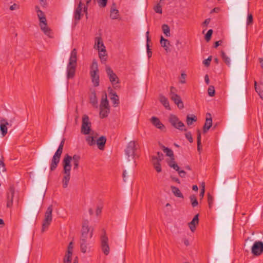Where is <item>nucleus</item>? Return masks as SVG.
<instances>
[{
  "mask_svg": "<svg viewBox=\"0 0 263 263\" xmlns=\"http://www.w3.org/2000/svg\"><path fill=\"white\" fill-rule=\"evenodd\" d=\"M156 158L157 160H158L159 161H161L163 159V155L162 153L158 152L157 153V156H153L152 158Z\"/></svg>",
  "mask_w": 263,
  "mask_h": 263,
  "instance_id": "49",
  "label": "nucleus"
},
{
  "mask_svg": "<svg viewBox=\"0 0 263 263\" xmlns=\"http://www.w3.org/2000/svg\"><path fill=\"white\" fill-rule=\"evenodd\" d=\"M253 15L251 13H248L247 19V25L250 26L251 25L253 24Z\"/></svg>",
  "mask_w": 263,
  "mask_h": 263,
  "instance_id": "41",
  "label": "nucleus"
},
{
  "mask_svg": "<svg viewBox=\"0 0 263 263\" xmlns=\"http://www.w3.org/2000/svg\"><path fill=\"white\" fill-rule=\"evenodd\" d=\"M90 75L92 83L95 87H97L99 85V69L97 62L93 60L90 66Z\"/></svg>",
  "mask_w": 263,
  "mask_h": 263,
  "instance_id": "6",
  "label": "nucleus"
},
{
  "mask_svg": "<svg viewBox=\"0 0 263 263\" xmlns=\"http://www.w3.org/2000/svg\"><path fill=\"white\" fill-rule=\"evenodd\" d=\"M109 108V103L107 98L106 93H105L104 95L102 96L100 105V108Z\"/></svg>",
  "mask_w": 263,
  "mask_h": 263,
  "instance_id": "25",
  "label": "nucleus"
},
{
  "mask_svg": "<svg viewBox=\"0 0 263 263\" xmlns=\"http://www.w3.org/2000/svg\"><path fill=\"white\" fill-rule=\"evenodd\" d=\"M81 12L75 10L74 18L76 21H79L81 19Z\"/></svg>",
  "mask_w": 263,
  "mask_h": 263,
  "instance_id": "50",
  "label": "nucleus"
},
{
  "mask_svg": "<svg viewBox=\"0 0 263 263\" xmlns=\"http://www.w3.org/2000/svg\"><path fill=\"white\" fill-rule=\"evenodd\" d=\"M178 173L181 177H184L186 175V173L183 170H179Z\"/></svg>",
  "mask_w": 263,
  "mask_h": 263,
  "instance_id": "56",
  "label": "nucleus"
},
{
  "mask_svg": "<svg viewBox=\"0 0 263 263\" xmlns=\"http://www.w3.org/2000/svg\"><path fill=\"white\" fill-rule=\"evenodd\" d=\"M185 137L189 141L190 143H192L193 141L192 136L191 132H187L185 134Z\"/></svg>",
  "mask_w": 263,
  "mask_h": 263,
  "instance_id": "52",
  "label": "nucleus"
},
{
  "mask_svg": "<svg viewBox=\"0 0 263 263\" xmlns=\"http://www.w3.org/2000/svg\"><path fill=\"white\" fill-rule=\"evenodd\" d=\"M186 74L184 73H182L181 74V79H180V82L182 84H184L185 83V78H186Z\"/></svg>",
  "mask_w": 263,
  "mask_h": 263,
  "instance_id": "53",
  "label": "nucleus"
},
{
  "mask_svg": "<svg viewBox=\"0 0 263 263\" xmlns=\"http://www.w3.org/2000/svg\"><path fill=\"white\" fill-rule=\"evenodd\" d=\"M105 70L107 77L112 86L115 88L117 87L118 86L117 85L119 83L120 81L119 78L109 66H106Z\"/></svg>",
  "mask_w": 263,
  "mask_h": 263,
  "instance_id": "10",
  "label": "nucleus"
},
{
  "mask_svg": "<svg viewBox=\"0 0 263 263\" xmlns=\"http://www.w3.org/2000/svg\"><path fill=\"white\" fill-rule=\"evenodd\" d=\"M222 42L221 41H216L215 44H214V48H217L218 46H219L220 45V43Z\"/></svg>",
  "mask_w": 263,
  "mask_h": 263,
  "instance_id": "61",
  "label": "nucleus"
},
{
  "mask_svg": "<svg viewBox=\"0 0 263 263\" xmlns=\"http://www.w3.org/2000/svg\"><path fill=\"white\" fill-rule=\"evenodd\" d=\"M210 22V18H206L203 23V25L207 26Z\"/></svg>",
  "mask_w": 263,
  "mask_h": 263,
  "instance_id": "60",
  "label": "nucleus"
},
{
  "mask_svg": "<svg viewBox=\"0 0 263 263\" xmlns=\"http://www.w3.org/2000/svg\"><path fill=\"white\" fill-rule=\"evenodd\" d=\"M251 252L254 256H258L263 253V242L255 241L251 247Z\"/></svg>",
  "mask_w": 263,
  "mask_h": 263,
  "instance_id": "12",
  "label": "nucleus"
},
{
  "mask_svg": "<svg viewBox=\"0 0 263 263\" xmlns=\"http://www.w3.org/2000/svg\"><path fill=\"white\" fill-rule=\"evenodd\" d=\"M106 52H105L104 53V52H99V57L101 61V62L102 63H105L106 61Z\"/></svg>",
  "mask_w": 263,
  "mask_h": 263,
  "instance_id": "43",
  "label": "nucleus"
},
{
  "mask_svg": "<svg viewBox=\"0 0 263 263\" xmlns=\"http://www.w3.org/2000/svg\"><path fill=\"white\" fill-rule=\"evenodd\" d=\"M160 101L166 109H170V104H169L168 99L165 97H164V96H162V95H160Z\"/></svg>",
  "mask_w": 263,
  "mask_h": 263,
  "instance_id": "30",
  "label": "nucleus"
},
{
  "mask_svg": "<svg viewBox=\"0 0 263 263\" xmlns=\"http://www.w3.org/2000/svg\"><path fill=\"white\" fill-rule=\"evenodd\" d=\"M255 90L257 92L258 95L261 99H263V91L260 89L259 87L257 86V83L256 81L254 82Z\"/></svg>",
  "mask_w": 263,
  "mask_h": 263,
  "instance_id": "40",
  "label": "nucleus"
},
{
  "mask_svg": "<svg viewBox=\"0 0 263 263\" xmlns=\"http://www.w3.org/2000/svg\"><path fill=\"white\" fill-rule=\"evenodd\" d=\"M95 46H97V49L99 52H106L105 47L103 43L102 39L100 37H97L95 39Z\"/></svg>",
  "mask_w": 263,
  "mask_h": 263,
  "instance_id": "19",
  "label": "nucleus"
},
{
  "mask_svg": "<svg viewBox=\"0 0 263 263\" xmlns=\"http://www.w3.org/2000/svg\"><path fill=\"white\" fill-rule=\"evenodd\" d=\"M15 193V190L13 186L10 187L7 193V207L11 208L13 205V200Z\"/></svg>",
  "mask_w": 263,
  "mask_h": 263,
  "instance_id": "15",
  "label": "nucleus"
},
{
  "mask_svg": "<svg viewBox=\"0 0 263 263\" xmlns=\"http://www.w3.org/2000/svg\"><path fill=\"white\" fill-rule=\"evenodd\" d=\"M213 33V30L212 29H210L208 31L206 32L205 35V40L208 42L211 39V36Z\"/></svg>",
  "mask_w": 263,
  "mask_h": 263,
  "instance_id": "48",
  "label": "nucleus"
},
{
  "mask_svg": "<svg viewBox=\"0 0 263 263\" xmlns=\"http://www.w3.org/2000/svg\"><path fill=\"white\" fill-rule=\"evenodd\" d=\"M146 49L147 53L148 58H150L152 55V52L149 48V42L151 41V39L149 37V31H147L146 33Z\"/></svg>",
  "mask_w": 263,
  "mask_h": 263,
  "instance_id": "29",
  "label": "nucleus"
},
{
  "mask_svg": "<svg viewBox=\"0 0 263 263\" xmlns=\"http://www.w3.org/2000/svg\"><path fill=\"white\" fill-rule=\"evenodd\" d=\"M162 29L163 33L166 36L168 37L171 35L170 28V27L167 24L162 25Z\"/></svg>",
  "mask_w": 263,
  "mask_h": 263,
  "instance_id": "34",
  "label": "nucleus"
},
{
  "mask_svg": "<svg viewBox=\"0 0 263 263\" xmlns=\"http://www.w3.org/2000/svg\"><path fill=\"white\" fill-rule=\"evenodd\" d=\"M109 95L110 96V99L112 101L114 106H117L120 103L119 98L116 92H115L110 87L108 88Z\"/></svg>",
  "mask_w": 263,
  "mask_h": 263,
  "instance_id": "16",
  "label": "nucleus"
},
{
  "mask_svg": "<svg viewBox=\"0 0 263 263\" xmlns=\"http://www.w3.org/2000/svg\"><path fill=\"white\" fill-rule=\"evenodd\" d=\"M154 10L156 13L161 14L162 13V7L160 5V4L158 3L157 4V5L154 7Z\"/></svg>",
  "mask_w": 263,
  "mask_h": 263,
  "instance_id": "47",
  "label": "nucleus"
},
{
  "mask_svg": "<svg viewBox=\"0 0 263 263\" xmlns=\"http://www.w3.org/2000/svg\"><path fill=\"white\" fill-rule=\"evenodd\" d=\"M35 10L40 20V26L41 30L44 32L45 34L49 37H52V36L51 35V30L47 26L46 18L44 12L40 9L39 6L35 7Z\"/></svg>",
  "mask_w": 263,
  "mask_h": 263,
  "instance_id": "3",
  "label": "nucleus"
},
{
  "mask_svg": "<svg viewBox=\"0 0 263 263\" xmlns=\"http://www.w3.org/2000/svg\"><path fill=\"white\" fill-rule=\"evenodd\" d=\"M211 60H212V57L210 56L208 57V59L204 60L203 61V64L205 65V66L208 67V66H209V65L210 64Z\"/></svg>",
  "mask_w": 263,
  "mask_h": 263,
  "instance_id": "51",
  "label": "nucleus"
},
{
  "mask_svg": "<svg viewBox=\"0 0 263 263\" xmlns=\"http://www.w3.org/2000/svg\"><path fill=\"white\" fill-rule=\"evenodd\" d=\"M99 6L101 8H104L106 6L107 0H97Z\"/></svg>",
  "mask_w": 263,
  "mask_h": 263,
  "instance_id": "45",
  "label": "nucleus"
},
{
  "mask_svg": "<svg viewBox=\"0 0 263 263\" xmlns=\"http://www.w3.org/2000/svg\"><path fill=\"white\" fill-rule=\"evenodd\" d=\"M221 57L223 60L224 61L226 64L228 66L230 65V59L229 57L227 56L224 51H222L221 52Z\"/></svg>",
  "mask_w": 263,
  "mask_h": 263,
  "instance_id": "39",
  "label": "nucleus"
},
{
  "mask_svg": "<svg viewBox=\"0 0 263 263\" xmlns=\"http://www.w3.org/2000/svg\"><path fill=\"white\" fill-rule=\"evenodd\" d=\"M199 222L198 214L196 215L192 220L189 223V227L192 232H194L196 229V225Z\"/></svg>",
  "mask_w": 263,
  "mask_h": 263,
  "instance_id": "23",
  "label": "nucleus"
},
{
  "mask_svg": "<svg viewBox=\"0 0 263 263\" xmlns=\"http://www.w3.org/2000/svg\"><path fill=\"white\" fill-rule=\"evenodd\" d=\"M137 147L136 142L135 141H130L125 149V154L127 160L128 161L133 160L135 165H136L135 158L137 155Z\"/></svg>",
  "mask_w": 263,
  "mask_h": 263,
  "instance_id": "4",
  "label": "nucleus"
},
{
  "mask_svg": "<svg viewBox=\"0 0 263 263\" xmlns=\"http://www.w3.org/2000/svg\"><path fill=\"white\" fill-rule=\"evenodd\" d=\"M190 201L192 204V206L194 208L198 205V202L197 201V198L195 195H191L190 196Z\"/></svg>",
  "mask_w": 263,
  "mask_h": 263,
  "instance_id": "35",
  "label": "nucleus"
},
{
  "mask_svg": "<svg viewBox=\"0 0 263 263\" xmlns=\"http://www.w3.org/2000/svg\"><path fill=\"white\" fill-rule=\"evenodd\" d=\"M204 80H205V82L206 84H209L210 81H209V77H208V74L205 75V76L204 77Z\"/></svg>",
  "mask_w": 263,
  "mask_h": 263,
  "instance_id": "64",
  "label": "nucleus"
},
{
  "mask_svg": "<svg viewBox=\"0 0 263 263\" xmlns=\"http://www.w3.org/2000/svg\"><path fill=\"white\" fill-rule=\"evenodd\" d=\"M160 44L162 47H163L166 52H170V49L169 46H170V43L167 39H164L162 36H161Z\"/></svg>",
  "mask_w": 263,
  "mask_h": 263,
  "instance_id": "24",
  "label": "nucleus"
},
{
  "mask_svg": "<svg viewBox=\"0 0 263 263\" xmlns=\"http://www.w3.org/2000/svg\"><path fill=\"white\" fill-rule=\"evenodd\" d=\"M82 5L83 4H82V0H80V1L79 2V4L78 5V6L76 8V10L77 11L82 12Z\"/></svg>",
  "mask_w": 263,
  "mask_h": 263,
  "instance_id": "54",
  "label": "nucleus"
},
{
  "mask_svg": "<svg viewBox=\"0 0 263 263\" xmlns=\"http://www.w3.org/2000/svg\"><path fill=\"white\" fill-rule=\"evenodd\" d=\"M77 61V51L73 49L71 52L67 66V78L68 79L73 78L75 75Z\"/></svg>",
  "mask_w": 263,
  "mask_h": 263,
  "instance_id": "2",
  "label": "nucleus"
},
{
  "mask_svg": "<svg viewBox=\"0 0 263 263\" xmlns=\"http://www.w3.org/2000/svg\"><path fill=\"white\" fill-rule=\"evenodd\" d=\"M213 201H214V199H213V196L210 193H209L208 195V201L209 206L210 208H212L213 204Z\"/></svg>",
  "mask_w": 263,
  "mask_h": 263,
  "instance_id": "46",
  "label": "nucleus"
},
{
  "mask_svg": "<svg viewBox=\"0 0 263 263\" xmlns=\"http://www.w3.org/2000/svg\"><path fill=\"white\" fill-rule=\"evenodd\" d=\"M100 241L101 249L103 253L107 255L109 253L110 249L108 244V238L106 235V231L104 229L102 230Z\"/></svg>",
  "mask_w": 263,
  "mask_h": 263,
  "instance_id": "8",
  "label": "nucleus"
},
{
  "mask_svg": "<svg viewBox=\"0 0 263 263\" xmlns=\"http://www.w3.org/2000/svg\"><path fill=\"white\" fill-rule=\"evenodd\" d=\"M183 242L186 246H188L190 245L189 241L187 239H183Z\"/></svg>",
  "mask_w": 263,
  "mask_h": 263,
  "instance_id": "62",
  "label": "nucleus"
},
{
  "mask_svg": "<svg viewBox=\"0 0 263 263\" xmlns=\"http://www.w3.org/2000/svg\"><path fill=\"white\" fill-rule=\"evenodd\" d=\"M171 167L173 168L175 170H176L178 172L180 170V167H179V166L176 163L175 164H172L171 165Z\"/></svg>",
  "mask_w": 263,
  "mask_h": 263,
  "instance_id": "58",
  "label": "nucleus"
},
{
  "mask_svg": "<svg viewBox=\"0 0 263 263\" xmlns=\"http://www.w3.org/2000/svg\"><path fill=\"white\" fill-rule=\"evenodd\" d=\"M17 7V5L16 4H14L13 5H11L10 7V9L11 10H15Z\"/></svg>",
  "mask_w": 263,
  "mask_h": 263,
  "instance_id": "63",
  "label": "nucleus"
},
{
  "mask_svg": "<svg viewBox=\"0 0 263 263\" xmlns=\"http://www.w3.org/2000/svg\"><path fill=\"white\" fill-rule=\"evenodd\" d=\"M106 141V137L102 136L98 139V140L96 141V144H97L99 149L103 150L104 149Z\"/></svg>",
  "mask_w": 263,
  "mask_h": 263,
  "instance_id": "22",
  "label": "nucleus"
},
{
  "mask_svg": "<svg viewBox=\"0 0 263 263\" xmlns=\"http://www.w3.org/2000/svg\"><path fill=\"white\" fill-rule=\"evenodd\" d=\"M171 189L172 192L176 197L183 198V194L181 193L180 190L178 187L174 186H171Z\"/></svg>",
  "mask_w": 263,
  "mask_h": 263,
  "instance_id": "26",
  "label": "nucleus"
},
{
  "mask_svg": "<svg viewBox=\"0 0 263 263\" xmlns=\"http://www.w3.org/2000/svg\"><path fill=\"white\" fill-rule=\"evenodd\" d=\"M7 125L8 122L6 119L3 118L0 121V130L3 137L5 136L7 134Z\"/></svg>",
  "mask_w": 263,
  "mask_h": 263,
  "instance_id": "18",
  "label": "nucleus"
},
{
  "mask_svg": "<svg viewBox=\"0 0 263 263\" xmlns=\"http://www.w3.org/2000/svg\"><path fill=\"white\" fill-rule=\"evenodd\" d=\"M65 143V139H63L61 141L58 149L53 155L51 163L50 164V169L51 171H53L56 169L60 162L61 154L63 152V146Z\"/></svg>",
  "mask_w": 263,
  "mask_h": 263,
  "instance_id": "5",
  "label": "nucleus"
},
{
  "mask_svg": "<svg viewBox=\"0 0 263 263\" xmlns=\"http://www.w3.org/2000/svg\"><path fill=\"white\" fill-rule=\"evenodd\" d=\"M80 156L78 155H74L72 157L66 154L63 160L64 174L62 179L63 187L65 189L67 187L68 183L70 179V171L71 169V161L72 160L73 164V170L78 169L79 165Z\"/></svg>",
  "mask_w": 263,
  "mask_h": 263,
  "instance_id": "1",
  "label": "nucleus"
},
{
  "mask_svg": "<svg viewBox=\"0 0 263 263\" xmlns=\"http://www.w3.org/2000/svg\"><path fill=\"white\" fill-rule=\"evenodd\" d=\"M162 147H163V151L164 153L166 154V155L167 156H168L170 158H172L174 157V153L171 149H170L168 147H165L164 146H163Z\"/></svg>",
  "mask_w": 263,
  "mask_h": 263,
  "instance_id": "36",
  "label": "nucleus"
},
{
  "mask_svg": "<svg viewBox=\"0 0 263 263\" xmlns=\"http://www.w3.org/2000/svg\"><path fill=\"white\" fill-rule=\"evenodd\" d=\"M209 116V118L206 117V121L205 122V124L203 127V132L204 133H206L209 129L210 128V127L212 126V119L211 117V114L210 113H208L206 114V116Z\"/></svg>",
  "mask_w": 263,
  "mask_h": 263,
  "instance_id": "20",
  "label": "nucleus"
},
{
  "mask_svg": "<svg viewBox=\"0 0 263 263\" xmlns=\"http://www.w3.org/2000/svg\"><path fill=\"white\" fill-rule=\"evenodd\" d=\"M86 140L89 146H93L96 144V141L95 140L93 137L87 136Z\"/></svg>",
  "mask_w": 263,
  "mask_h": 263,
  "instance_id": "38",
  "label": "nucleus"
},
{
  "mask_svg": "<svg viewBox=\"0 0 263 263\" xmlns=\"http://www.w3.org/2000/svg\"><path fill=\"white\" fill-rule=\"evenodd\" d=\"M68 251H70V252L72 254V242H71L69 243V245H68V250H67V252H68Z\"/></svg>",
  "mask_w": 263,
  "mask_h": 263,
  "instance_id": "59",
  "label": "nucleus"
},
{
  "mask_svg": "<svg viewBox=\"0 0 263 263\" xmlns=\"http://www.w3.org/2000/svg\"><path fill=\"white\" fill-rule=\"evenodd\" d=\"M208 92L209 96L213 97L215 93L214 87L213 86H210Z\"/></svg>",
  "mask_w": 263,
  "mask_h": 263,
  "instance_id": "44",
  "label": "nucleus"
},
{
  "mask_svg": "<svg viewBox=\"0 0 263 263\" xmlns=\"http://www.w3.org/2000/svg\"><path fill=\"white\" fill-rule=\"evenodd\" d=\"M197 150L200 153L201 151V136L199 130H197Z\"/></svg>",
  "mask_w": 263,
  "mask_h": 263,
  "instance_id": "33",
  "label": "nucleus"
},
{
  "mask_svg": "<svg viewBox=\"0 0 263 263\" xmlns=\"http://www.w3.org/2000/svg\"><path fill=\"white\" fill-rule=\"evenodd\" d=\"M204 193H205V189H204V187H203L201 189V191H200V193L199 194V196L201 199H202L203 198Z\"/></svg>",
  "mask_w": 263,
  "mask_h": 263,
  "instance_id": "57",
  "label": "nucleus"
},
{
  "mask_svg": "<svg viewBox=\"0 0 263 263\" xmlns=\"http://www.w3.org/2000/svg\"><path fill=\"white\" fill-rule=\"evenodd\" d=\"M89 242L87 240V238H81L80 239V248L81 251L83 253H85L87 252L88 246L89 245Z\"/></svg>",
  "mask_w": 263,
  "mask_h": 263,
  "instance_id": "21",
  "label": "nucleus"
},
{
  "mask_svg": "<svg viewBox=\"0 0 263 263\" xmlns=\"http://www.w3.org/2000/svg\"><path fill=\"white\" fill-rule=\"evenodd\" d=\"M71 256L72 255L70 251L67 252L64 256L63 263H71Z\"/></svg>",
  "mask_w": 263,
  "mask_h": 263,
  "instance_id": "37",
  "label": "nucleus"
},
{
  "mask_svg": "<svg viewBox=\"0 0 263 263\" xmlns=\"http://www.w3.org/2000/svg\"><path fill=\"white\" fill-rule=\"evenodd\" d=\"M151 123L156 128L161 130L162 131H165V127L163 124L160 121L159 119L156 117H152L151 118Z\"/></svg>",
  "mask_w": 263,
  "mask_h": 263,
  "instance_id": "17",
  "label": "nucleus"
},
{
  "mask_svg": "<svg viewBox=\"0 0 263 263\" xmlns=\"http://www.w3.org/2000/svg\"><path fill=\"white\" fill-rule=\"evenodd\" d=\"M160 162L156 160V158H153L152 159V163L153 164V166L155 168V169L156 170V171L158 173H160L161 172V166L160 164Z\"/></svg>",
  "mask_w": 263,
  "mask_h": 263,
  "instance_id": "28",
  "label": "nucleus"
},
{
  "mask_svg": "<svg viewBox=\"0 0 263 263\" xmlns=\"http://www.w3.org/2000/svg\"><path fill=\"white\" fill-rule=\"evenodd\" d=\"M175 89V87L173 86L171 87V99L174 102V103L177 105V106L179 108L182 109L184 107L183 103L181 100L180 97L179 95L176 94L175 92H173V90Z\"/></svg>",
  "mask_w": 263,
  "mask_h": 263,
  "instance_id": "14",
  "label": "nucleus"
},
{
  "mask_svg": "<svg viewBox=\"0 0 263 263\" xmlns=\"http://www.w3.org/2000/svg\"><path fill=\"white\" fill-rule=\"evenodd\" d=\"M100 116L101 118H104L108 116L109 113V108H100Z\"/></svg>",
  "mask_w": 263,
  "mask_h": 263,
  "instance_id": "31",
  "label": "nucleus"
},
{
  "mask_svg": "<svg viewBox=\"0 0 263 263\" xmlns=\"http://www.w3.org/2000/svg\"><path fill=\"white\" fill-rule=\"evenodd\" d=\"M90 103L94 107H98V100L95 94L93 97L90 98Z\"/></svg>",
  "mask_w": 263,
  "mask_h": 263,
  "instance_id": "42",
  "label": "nucleus"
},
{
  "mask_svg": "<svg viewBox=\"0 0 263 263\" xmlns=\"http://www.w3.org/2000/svg\"><path fill=\"white\" fill-rule=\"evenodd\" d=\"M197 121L196 117L192 115L191 116L187 115L186 117V123L188 125H191L193 122H196Z\"/></svg>",
  "mask_w": 263,
  "mask_h": 263,
  "instance_id": "32",
  "label": "nucleus"
},
{
  "mask_svg": "<svg viewBox=\"0 0 263 263\" xmlns=\"http://www.w3.org/2000/svg\"><path fill=\"white\" fill-rule=\"evenodd\" d=\"M89 231L90 228L88 226V221L86 220L84 222L82 226L81 238H88L89 236V238L91 239L93 235V230H92L90 232Z\"/></svg>",
  "mask_w": 263,
  "mask_h": 263,
  "instance_id": "13",
  "label": "nucleus"
},
{
  "mask_svg": "<svg viewBox=\"0 0 263 263\" xmlns=\"http://www.w3.org/2000/svg\"><path fill=\"white\" fill-rule=\"evenodd\" d=\"M119 16V12L115 8L111 7L110 9V17L112 20L118 19Z\"/></svg>",
  "mask_w": 263,
  "mask_h": 263,
  "instance_id": "27",
  "label": "nucleus"
},
{
  "mask_svg": "<svg viewBox=\"0 0 263 263\" xmlns=\"http://www.w3.org/2000/svg\"><path fill=\"white\" fill-rule=\"evenodd\" d=\"M91 123L89 121V117L86 115H84L82 117V124L81 132L83 135H88L91 130Z\"/></svg>",
  "mask_w": 263,
  "mask_h": 263,
  "instance_id": "11",
  "label": "nucleus"
},
{
  "mask_svg": "<svg viewBox=\"0 0 263 263\" xmlns=\"http://www.w3.org/2000/svg\"><path fill=\"white\" fill-rule=\"evenodd\" d=\"M176 164V163H175V159H174V157L172 158H171V160L168 162V166L171 167V165L172 164Z\"/></svg>",
  "mask_w": 263,
  "mask_h": 263,
  "instance_id": "55",
  "label": "nucleus"
},
{
  "mask_svg": "<svg viewBox=\"0 0 263 263\" xmlns=\"http://www.w3.org/2000/svg\"><path fill=\"white\" fill-rule=\"evenodd\" d=\"M53 211L52 205H50L47 208L45 213V218L43 220L42 227V232L46 231L49 226H50L52 220V213Z\"/></svg>",
  "mask_w": 263,
  "mask_h": 263,
  "instance_id": "7",
  "label": "nucleus"
},
{
  "mask_svg": "<svg viewBox=\"0 0 263 263\" xmlns=\"http://www.w3.org/2000/svg\"><path fill=\"white\" fill-rule=\"evenodd\" d=\"M168 121L174 128L181 131L186 130V129L184 128L185 125L184 123L180 121L176 115L171 114L168 117Z\"/></svg>",
  "mask_w": 263,
  "mask_h": 263,
  "instance_id": "9",
  "label": "nucleus"
}]
</instances>
